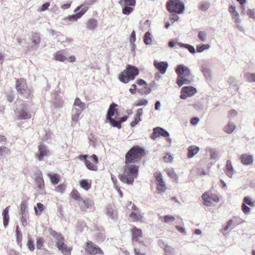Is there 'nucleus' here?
<instances>
[{"mask_svg":"<svg viewBox=\"0 0 255 255\" xmlns=\"http://www.w3.org/2000/svg\"><path fill=\"white\" fill-rule=\"evenodd\" d=\"M117 106V105L115 103H113L110 106L107 115V119L112 118V117L114 115L116 111L115 107Z\"/></svg>","mask_w":255,"mask_h":255,"instance_id":"2f4dec72","label":"nucleus"},{"mask_svg":"<svg viewBox=\"0 0 255 255\" xmlns=\"http://www.w3.org/2000/svg\"><path fill=\"white\" fill-rule=\"evenodd\" d=\"M10 153V150L6 146H1L0 147V159L4 157L6 154Z\"/></svg>","mask_w":255,"mask_h":255,"instance_id":"e433bc0d","label":"nucleus"},{"mask_svg":"<svg viewBox=\"0 0 255 255\" xmlns=\"http://www.w3.org/2000/svg\"><path fill=\"white\" fill-rule=\"evenodd\" d=\"M164 251L165 255H175L174 249L169 246L166 245Z\"/></svg>","mask_w":255,"mask_h":255,"instance_id":"4c0bfd02","label":"nucleus"},{"mask_svg":"<svg viewBox=\"0 0 255 255\" xmlns=\"http://www.w3.org/2000/svg\"><path fill=\"white\" fill-rule=\"evenodd\" d=\"M168 64L166 62H160V74H164L168 67Z\"/></svg>","mask_w":255,"mask_h":255,"instance_id":"603ef678","label":"nucleus"},{"mask_svg":"<svg viewBox=\"0 0 255 255\" xmlns=\"http://www.w3.org/2000/svg\"><path fill=\"white\" fill-rule=\"evenodd\" d=\"M18 115V120H27L31 118V114L27 111V108L23 106L21 110L17 112Z\"/></svg>","mask_w":255,"mask_h":255,"instance_id":"4468645a","label":"nucleus"},{"mask_svg":"<svg viewBox=\"0 0 255 255\" xmlns=\"http://www.w3.org/2000/svg\"><path fill=\"white\" fill-rule=\"evenodd\" d=\"M35 214L37 215H39L41 214L42 211L44 210V206L40 203H38L34 208Z\"/></svg>","mask_w":255,"mask_h":255,"instance_id":"f704fd0d","label":"nucleus"},{"mask_svg":"<svg viewBox=\"0 0 255 255\" xmlns=\"http://www.w3.org/2000/svg\"><path fill=\"white\" fill-rule=\"evenodd\" d=\"M88 139L90 145L93 146H95L96 142V139L95 136L91 134L89 136Z\"/></svg>","mask_w":255,"mask_h":255,"instance_id":"13d9d810","label":"nucleus"},{"mask_svg":"<svg viewBox=\"0 0 255 255\" xmlns=\"http://www.w3.org/2000/svg\"><path fill=\"white\" fill-rule=\"evenodd\" d=\"M191 83V80H189L188 77H182L181 78H177L176 83L181 87L183 85L189 84Z\"/></svg>","mask_w":255,"mask_h":255,"instance_id":"c756f323","label":"nucleus"},{"mask_svg":"<svg viewBox=\"0 0 255 255\" xmlns=\"http://www.w3.org/2000/svg\"><path fill=\"white\" fill-rule=\"evenodd\" d=\"M228 11L232 19L234 21L236 25V27L240 31H243V27L240 25L241 22V16L239 12L237 10L236 5L234 3L231 4L229 6Z\"/></svg>","mask_w":255,"mask_h":255,"instance_id":"20e7f679","label":"nucleus"},{"mask_svg":"<svg viewBox=\"0 0 255 255\" xmlns=\"http://www.w3.org/2000/svg\"><path fill=\"white\" fill-rule=\"evenodd\" d=\"M199 147L192 145L188 148V152L187 157L189 158L193 157L199 151Z\"/></svg>","mask_w":255,"mask_h":255,"instance_id":"a878e982","label":"nucleus"},{"mask_svg":"<svg viewBox=\"0 0 255 255\" xmlns=\"http://www.w3.org/2000/svg\"><path fill=\"white\" fill-rule=\"evenodd\" d=\"M35 181L37 188L40 190H43L44 187V182L42 176V173L40 171L37 173L35 178Z\"/></svg>","mask_w":255,"mask_h":255,"instance_id":"aec40b11","label":"nucleus"},{"mask_svg":"<svg viewBox=\"0 0 255 255\" xmlns=\"http://www.w3.org/2000/svg\"><path fill=\"white\" fill-rule=\"evenodd\" d=\"M81 203L79 204L81 209L83 211H86L88 208L92 206L94 204V202L93 201L90 200H85L81 201Z\"/></svg>","mask_w":255,"mask_h":255,"instance_id":"4be33fe9","label":"nucleus"},{"mask_svg":"<svg viewBox=\"0 0 255 255\" xmlns=\"http://www.w3.org/2000/svg\"><path fill=\"white\" fill-rule=\"evenodd\" d=\"M48 176L52 184H57L59 182V175L58 174L49 173Z\"/></svg>","mask_w":255,"mask_h":255,"instance_id":"72a5a7b5","label":"nucleus"},{"mask_svg":"<svg viewBox=\"0 0 255 255\" xmlns=\"http://www.w3.org/2000/svg\"><path fill=\"white\" fill-rule=\"evenodd\" d=\"M247 15L251 18L255 20V10L254 9L249 8L247 10Z\"/></svg>","mask_w":255,"mask_h":255,"instance_id":"6e6d98bb","label":"nucleus"},{"mask_svg":"<svg viewBox=\"0 0 255 255\" xmlns=\"http://www.w3.org/2000/svg\"><path fill=\"white\" fill-rule=\"evenodd\" d=\"M207 34L205 31H199L198 34V38L202 42H205L207 40Z\"/></svg>","mask_w":255,"mask_h":255,"instance_id":"79ce46f5","label":"nucleus"},{"mask_svg":"<svg viewBox=\"0 0 255 255\" xmlns=\"http://www.w3.org/2000/svg\"><path fill=\"white\" fill-rule=\"evenodd\" d=\"M131 232L132 233V240L133 242H138V240L137 239L138 237H142V231L140 229H138L136 228H134L131 230Z\"/></svg>","mask_w":255,"mask_h":255,"instance_id":"bb28decb","label":"nucleus"},{"mask_svg":"<svg viewBox=\"0 0 255 255\" xmlns=\"http://www.w3.org/2000/svg\"><path fill=\"white\" fill-rule=\"evenodd\" d=\"M16 89L20 94L23 95L27 98L31 95V92L26 86V81L24 79H20L16 81Z\"/></svg>","mask_w":255,"mask_h":255,"instance_id":"39448f33","label":"nucleus"},{"mask_svg":"<svg viewBox=\"0 0 255 255\" xmlns=\"http://www.w3.org/2000/svg\"><path fill=\"white\" fill-rule=\"evenodd\" d=\"M86 25L87 29L94 31L98 26V20L94 18H90L88 20Z\"/></svg>","mask_w":255,"mask_h":255,"instance_id":"412c9836","label":"nucleus"},{"mask_svg":"<svg viewBox=\"0 0 255 255\" xmlns=\"http://www.w3.org/2000/svg\"><path fill=\"white\" fill-rule=\"evenodd\" d=\"M160 193L164 192L167 189L166 186L165 184V182L163 180L160 175Z\"/></svg>","mask_w":255,"mask_h":255,"instance_id":"bf43d9fd","label":"nucleus"},{"mask_svg":"<svg viewBox=\"0 0 255 255\" xmlns=\"http://www.w3.org/2000/svg\"><path fill=\"white\" fill-rule=\"evenodd\" d=\"M107 215L109 218L115 220L117 217V212L112 207H109L107 209Z\"/></svg>","mask_w":255,"mask_h":255,"instance_id":"c85d7f7f","label":"nucleus"},{"mask_svg":"<svg viewBox=\"0 0 255 255\" xmlns=\"http://www.w3.org/2000/svg\"><path fill=\"white\" fill-rule=\"evenodd\" d=\"M197 92L196 89L192 86H185L182 88L180 98L186 99L188 97L194 95Z\"/></svg>","mask_w":255,"mask_h":255,"instance_id":"9b49d317","label":"nucleus"},{"mask_svg":"<svg viewBox=\"0 0 255 255\" xmlns=\"http://www.w3.org/2000/svg\"><path fill=\"white\" fill-rule=\"evenodd\" d=\"M167 7L170 12L178 14L183 13L185 9L184 3L180 0H170L167 3Z\"/></svg>","mask_w":255,"mask_h":255,"instance_id":"7ed1b4c3","label":"nucleus"},{"mask_svg":"<svg viewBox=\"0 0 255 255\" xmlns=\"http://www.w3.org/2000/svg\"><path fill=\"white\" fill-rule=\"evenodd\" d=\"M201 71L207 79H210L212 77V71L210 68L209 65L207 63H203L201 66Z\"/></svg>","mask_w":255,"mask_h":255,"instance_id":"f3484780","label":"nucleus"},{"mask_svg":"<svg viewBox=\"0 0 255 255\" xmlns=\"http://www.w3.org/2000/svg\"><path fill=\"white\" fill-rule=\"evenodd\" d=\"M169 133L165 130L164 129L160 128V136H162L163 137H169Z\"/></svg>","mask_w":255,"mask_h":255,"instance_id":"0e129e2a","label":"nucleus"},{"mask_svg":"<svg viewBox=\"0 0 255 255\" xmlns=\"http://www.w3.org/2000/svg\"><path fill=\"white\" fill-rule=\"evenodd\" d=\"M241 160L245 165H252L254 161V156L248 154H243L241 156Z\"/></svg>","mask_w":255,"mask_h":255,"instance_id":"dca6fc26","label":"nucleus"},{"mask_svg":"<svg viewBox=\"0 0 255 255\" xmlns=\"http://www.w3.org/2000/svg\"><path fill=\"white\" fill-rule=\"evenodd\" d=\"M107 120L114 127H116L120 129L121 128V124L119 121H116L113 118L107 119Z\"/></svg>","mask_w":255,"mask_h":255,"instance_id":"58836bf2","label":"nucleus"},{"mask_svg":"<svg viewBox=\"0 0 255 255\" xmlns=\"http://www.w3.org/2000/svg\"><path fill=\"white\" fill-rule=\"evenodd\" d=\"M210 6V3L207 1L202 2L200 3V9L202 11L207 10Z\"/></svg>","mask_w":255,"mask_h":255,"instance_id":"09e8293b","label":"nucleus"},{"mask_svg":"<svg viewBox=\"0 0 255 255\" xmlns=\"http://www.w3.org/2000/svg\"><path fill=\"white\" fill-rule=\"evenodd\" d=\"M44 240L42 238H39L37 240L36 242V248L38 249H40L43 246Z\"/></svg>","mask_w":255,"mask_h":255,"instance_id":"680f3d73","label":"nucleus"},{"mask_svg":"<svg viewBox=\"0 0 255 255\" xmlns=\"http://www.w3.org/2000/svg\"><path fill=\"white\" fill-rule=\"evenodd\" d=\"M241 6V9L242 11L245 10V4L247 2V0H237Z\"/></svg>","mask_w":255,"mask_h":255,"instance_id":"338daca9","label":"nucleus"},{"mask_svg":"<svg viewBox=\"0 0 255 255\" xmlns=\"http://www.w3.org/2000/svg\"><path fill=\"white\" fill-rule=\"evenodd\" d=\"M144 42L146 45H150L152 43L151 34L149 32H146L144 34Z\"/></svg>","mask_w":255,"mask_h":255,"instance_id":"a19ab883","label":"nucleus"},{"mask_svg":"<svg viewBox=\"0 0 255 255\" xmlns=\"http://www.w3.org/2000/svg\"><path fill=\"white\" fill-rule=\"evenodd\" d=\"M56 245L58 249L65 255H69L70 254V250L69 248H67V245L64 244V241L56 242Z\"/></svg>","mask_w":255,"mask_h":255,"instance_id":"a211bd4d","label":"nucleus"},{"mask_svg":"<svg viewBox=\"0 0 255 255\" xmlns=\"http://www.w3.org/2000/svg\"><path fill=\"white\" fill-rule=\"evenodd\" d=\"M175 220V217L171 215H166L164 217V222L167 224H170L174 222Z\"/></svg>","mask_w":255,"mask_h":255,"instance_id":"5fc2aeb1","label":"nucleus"},{"mask_svg":"<svg viewBox=\"0 0 255 255\" xmlns=\"http://www.w3.org/2000/svg\"><path fill=\"white\" fill-rule=\"evenodd\" d=\"M58 41H60L61 43L62 44L64 47H66L72 43L73 39L71 38L66 37L62 40H58Z\"/></svg>","mask_w":255,"mask_h":255,"instance_id":"49530a36","label":"nucleus"},{"mask_svg":"<svg viewBox=\"0 0 255 255\" xmlns=\"http://www.w3.org/2000/svg\"><path fill=\"white\" fill-rule=\"evenodd\" d=\"M166 173L171 178L173 179L175 181L178 180V176L176 174L173 169H167L166 170Z\"/></svg>","mask_w":255,"mask_h":255,"instance_id":"c9c22d12","label":"nucleus"},{"mask_svg":"<svg viewBox=\"0 0 255 255\" xmlns=\"http://www.w3.org/2000/svg\"><path fill=\"white\" fill-rule=\"evenodd\" d=\"M119 3L123 7L122 12L125 15H129L133 10L135 5V0H120Z\"/></svg>","mask_w":255,"mask_h":255,"instance_id":"0eeeda50","label":"nucleus"},{"mask_svg":"<svg viewBox=\"0 0 255 255\" xmlns=\"http://www.w3.org/2000/svg\"><path fill=\"white\" fill-rule=\"evenodd\" d=\"M210 158L212 159L216 160L218 158V151L215 149H210L209 150Z\"/></svg>","mask_w":255,"mask_h":255,"instance_id":"a18cd8bd","label":"nucleus"},{"mask_svg":"<svg viewBox=\"0 0 255 255\" xmlns=\"http://www.w3.org/2000/svg\"><path fill=\"white\" fill-rule=\"evenodd\" d=\"M233 223H234V222L232 220H230L228 222L226 226L224 228L223 231L225 232L227 230H228L232 226V225L233 224Z\"/></svg>","mask_w":255,"mask_h":255,"instance_id":"69168bd1","label":"nucleus"},{"mask_svg":"<svg viewBox=\"0 0 255 255\" xmlns=\"http://www.w3.org/2000/svg\"><path fill=\"white\" fill-rule=\"evenodd\" d=\"M49 232L51 236H52L56 240V242H59L61 241H64V239L62 235L57 233L55 231L53 230L52 229H49Z\"/></svg>","mask_w":255,"mask_h":255,"instance_id":"cd10ccee","label":"nucleus"},{"mask_svg":"<svg viewBox=\"0 0 255 255\" xmlns=\"http://www.w3.org/2000/svg\"><path fill=\"white\" fill-rule=\"evenodd\" d=\"M242 209L245 214H248L250 212L251 209L246 203H243L242 206Z\"/></svg>","mask_w":255,"mask_h":255,"instance_id":"052dcab7","label":"nucleus"},{"mask_svg":"<svg viewBox=\"0 0 255 255\" xmlns=\"http://www.w3.org/2000/svg\"><path fill=\"white\" fill-rule=\"evenodd\" d=\"M204 204L206 206H212V202L217 203L219 201V198L216 194H210L208 192H205L202 195Z\"/></svg>","mask_w":255,"mask_h":255,"instance_id":"6e6552de","label":"nucleus"},{"mask_svg":"<svg viewBox=\"0 0 255 255\" xmlns=\"http://www.w3.org/2000/svg\"><path fill=\"white\" fill-rule=\"evenodd\" d=\"M71 197L74 200L78 201L79 202L82 201V199H81V197L80 196V195H79V193L78 192V191H77L76 190H73L71 192Z\"/></svg>","mask_w":255,"mask_h":255,"instance_id":"864d4df0","label":"nucleus"},{"mask_svg":"<svg viewBox=\"0 0 255 255\" xmlns=\"http://www.w3.org/2000/svg\"><path fill=\"white\" fill-rule=\"evenodd\" d=\"M92 159V161L95 163H92L89 160H86L85 165L87 168L90 170L97 171L98 170V166L96 164L98 162V158L96 155L93 154L90 157Z\"/></svg>","mask_w":255,"mask_h":255,"instance_id":"ddd939ff","label":"nucleus"},{"mask_svg":"<svg viewBox=\"0 0 255 255\" xmlns=\"http://www.w3.org/2000/svg\"><path fill=\"white\" fill-rule=\"evenodd\" d=\"M138 69L135 66L128 65L127 70L119 75V80L124 83H127L130 80H133L138 74Z\"/></svg>","mask_w":255,"mask_h":255,"instance_id":"f03ea898","label":"nucleus"},{"mask_svg":"<svg viewBox=\"0 0 255 255\" xmlns=\"http://www.w3.org/2000/svg\"><path fill=\"white\" fill-rule=\"evenodd\" d=\"M163 160L167 162H171L173 160V157L169 153H167L163 157Z\"/></svg>","mask_w":255,"mask_h":255,"instance_id":"4d7b16f0","label":"nucleus"},{"mask_svg":"<svg viewBox=\"0 0 255 255\" xmlns=\"http://www.w3.org/2000/svg\"><path fill=\"white\" fill-rule=\"evenodd\" d=\"M40 37L39 34L38 33H34L32 35L31 40V44L30 46V48H29V50L32 49L33 48L36 47V48H37V45L40 43Z\"/></svg>","mask_w":255,"mask_h":255,"instance_id":"6ab92c4d","label":"nucleus"},{"mask_svg":"<svg viewBox=\"0 0 255 255\" xmlns=\"http://www.w3.org/2000/svg\"><path fill=\"white\" fill-rule=\"evenodd\" d=\"M158 136H159V127H156L153 128V132L150 135V138L155 139Z\"/></svg>","mask_w":255,"mask_h":255,"instance_id":"3c124183","label":"nucleus"},{"mask_svg":"<svg viewBox=\"0 0 255 255\" xmlns=\"http://www.w3.org/2000/svg\"><path fill=\"white\" fill-rule=\"evenodd\" d=\"M80 186L86 190H88L91 187V185L86 180H82L80 182Z\"/></svg>","mask_w":255,"mask_h":255,"instance_id":"8fccbe9b","label":"nucleus"},{"mask_svg":"<svg viewBox=\"0 0 255 255\" xmlns=\"http://www.w3.org/2000/svg\"><path fill=\"white\" fill-rule=\"evenodd\" d=\"M85 109V103L82 102L79 98H76L75 100L72 110L74 111L78 110L80 111V112H82Z\"/></svg>","mask_w":255,"mask_h":255,"instance_id":"2eb2a0df","label":"nucleus"},{"mask_svg":"<svg viewBox=\"0 0 255 255\" xmlns=\"http://www.w3.org/2000/svg\"><path fill=\"white\" fill-rule=\"evenodd\" d=\"M226 174L229 177H232L234 174V170L230 160H227L226 166Z\"/></svg>","mask_w":255,"mask_h":255,"instance_id":"5701e85b","label":"nucleus"},{"mask_svg":"<svg viewBox=\"0 0 255 255\" xmlns=\"http://www.w3.org/2000/svg\"><path fill=\"white\" fill-rule=\"evenodd\" d=\"M180 45L181 47L187 48L189 50V51L192 54H194L196 52L195 49L194 47L192 45L182 43H180Z\"/></svg>","mask_w":255,"mask_h":255,"instance_id":"c03bdc74","label":"nucleus"},{"mask_svg":"<svg viewBox=\"0 0 255 255\" xmlns=\"http://www.w3.org/2000/svg\"><path fill=\"white\" fill-rule=\"evenodd\" d=\"M244 203L251 206L254 205V203L252 201L251 199L249 197H246L244 199Z\"/></svg>","mask_w":255,"mask_h":255,"instance_id":"e2e57ef3","label":"nucleus"},{"mask_svg":"<svg viewBox=\"0 0 255 255\" xmlns=\"http://www.w3.org/2000/svg\"><path fill=\"white\" fill-rule=\"evenodd\" d=\"M20 211L22 215H25L27 212V203L26 201H22L20 205Z\"/></svg>","mask_w":255,"mask_h":255,"instance_id":"37998d69","label":"nucleus"},{"mask_svg":"<svg viewBox=\"0 0 255 255\" xmlns=\"http://www.w3.org/2000/svg\"><path fill=\"white\" fill-rule=\"evenodd\" d=\"M148 103V101L146 100H140L137 104H135L136 106H140L142 105H146Z\"/></svg>","mask_w":255,"mask_h":255,"instance_id":"774afa93","label":"nucleus"},{"mask_svg":"<svg viewBox=\"0 0 255 255\" xmlns=\"http://www.w3.org/2000/svg\"><path fill=\"white\" fill-rule=\"evenodd\" d=\"M144 155V150L138 146H133L126 153L125 156L126 165L124 172L119 175V179L123 183L131 185L134 179L138 175V166L134 164L135 161Z\"/></svg>","mask_w":255,"mask_h":255,"instance_id":"f257e3e1","label":"nucleus"},{"mask_svg":"<svg viewBox=\"0 0 255 255\" xmlns=\"http://www.w3.org/2000/svg\"><path fill=\"white\" fill-rule=\"evenodd\" d=\"M88 9L89 7L88 6L81 5L74 10V12L76 13L75 14L67 16L66 19L70 21H76L77 19L81 18Z\"/></svg>","mask_w":255,"mask_h":255,"instance_id":"423d86ee","label":"nucleus"},{"mask_svg":"<svg viewBox=\"0 0 255 255\" xmlns=\"http://www.w3.org/2000/svg\"><path fill=\"white\" fill-rule=\"evenodd\" d=\"M176 72L178 75V78L188 77L190 75V70L186 66L179 65L176 68Z\"/></svg>","mask_w":255,"mask_h":255,"instance_id":"f8f14e48","label":"nucleus"},{"mask_svg":"<svg viewBox=\"0 0 255 255\" xmlns=\"http://www.w3.org/2000/svg\"><path fill=\"white\" fill-rule=\"evenodd\" d=\"M49 154V150L46 145L40 144L38 146V151L36 153V158L39 161H42Z\"/></svg>","mask_w":255,"mask_h":255,"instance_id":"9d476101","label":"nucleus"},{"mask_svg":"<svg viewBox=\"0 0 255 255\" xmlns=\"http://www.w3.org/2000/svg\"><path fill=\"white\" fill-rule=\"evenodd\" d=\"M73 114L72 115V125L75 124L79 120V116L82 113L80 111L78 110L74 111L72 110Z\"/></svg>","mask_w":255,"mask_h":255,"instance_id":"473e14b6","label":"nucleus"},{"mask_svg":"<svg viewBox=\"0 0 255 255\" xmlns=\"http://www.w3.org/2000/svg\"><path fill=\"white\" fill-rule=\"evenodd\" d=\"M236 128V126L234 123L229 122L228 124L225 126L223 130L227 133H231L235 130Z\"/></svg>","mask_w":255,"mask_h":255,"instance_id":"393cba45","label":"nucleus"},{"mask_svg":"<svg viewBox=\"0 0 255 255\" xmlns=\"http://www.w3.org/2000/svg\"><path fill=\"white\" fill-rule=\"evenodd\" d=\"M86 250L91 255H95L97 254H103V252L102 250L96 245L94 244L92 242H87L86 243Z\"/></svg>","mask_w":255,"mask_h":255,"instance_id":"1a4fd4ad","label":"nucleus"},{"mask_svg":"<svg viewBox=\"0 0 255 255\" xmlns=\"http://www.w3.org/2000/svg\"><path fill=\"white\" fill-rule=\"evenodd\" d=\"M210 47L211 46L209 44L197 45L196 47V50L197 52L201 53L203 52L204 50L209 49Z\"/></svg>","mask_w":255,"mask_h":255,"instance_id":"ea45409f","label":"nucleus"},{"mask_svg":"<svg viewBox=\"0 0 255 255\" xmlns=\"http://www.w3.org/2000/svg\"><path fill=\"white\" fill-rule=\"evenodd\" d=\"M246 77L249 82L255 83V72L247 73L246 75Z\"/></svg>","mask_w":255,"mask_h":255,"instance_id":"de8ad7c7","label":"nucleus"},{"mask_svg":"<svg viewBox=\"0 0 255 255\" xmlns=\"http://www.w3.org/2000/svg\"><path fill=\"white\" fill-rule=\"evenodd\" d=\"M130 217L133 221L142 222L143 221V216L139 212H132L130 214Z\"/></svg>","mask_w":255,"mask_h":255,"instance_id":"7c9ffc66","label":"nucleus"},{"mask_svg":"<svg viewBox=\"0 0 255 255\" xmlns=\"http://www.w3.org/2000/svg\"><path fill=\"white\" fill-rule=\"evenodd\" d=\"M54 58L57 61L64 62L66 60V57L65 56L64 51L63 50L58 51L55 53Z\"/></svg>","mask_w":255,"mask_h":255,"instance_id":"b1692460","label":"nucleus"}]
</instances>
